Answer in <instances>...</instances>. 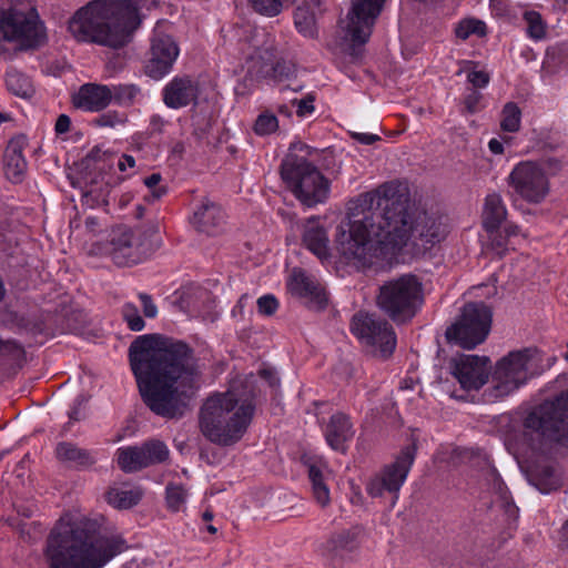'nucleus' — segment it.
Instances as JSON below:
<instances>
[{
	"mask_svg": "<svg viewBox=\"0 0 568 568\" xmlns=\"http://www.w3.org/2000/svg\"><path fill=\"white\" fill-rule=\"evenodd\" d=\"M508 185L529 203H540L549 192L544 168L532 161L518 163L508 176Z\"/></svg>",
	"mask_w": 568,
	"mask_h": 568,
	"instance_id": "16",
	"label": "nucleus"
},
{
	"mask_svg": "<svg viewBox=\"0 0 568 568\" xmlns=\"http://www.w3.org/2000/svg\"><path fill=\"white\" fill-rule=\"evenodd\" d=\"M524 20L527 23V33L534 40H541L546 36V26L537 11H526Z\"/></svg>",
	"mask_w": 568,
	"mask_h": 568,
	"instance_id": "44",
	"label": "nucleus"
},
{
	"mask_svg": "<svg viewBox=\"0 0 568 568\" xmlns=\"http://www.w3.org/2000/svg\"><path fill=\"white\" fill-rule=\"evenodd\" d=\"M507 217V209L498 193L488 194L483 207V226L485 230H493L503 224Z\"/></svg>",
	"mask_w": 568,
	"mask_h": 568,
	"instance_id": "30",
	"label": "nucleus"
},
{
	"mask_svg": "<svg viewBox=\"0 0 568 568\" xmlns=\"http://www.w3.org/2000/svg\"><path fill=\"white\" fill-rule=\"evenodd\" d=\"M382 186L393 187V196L400 197L403 200L404 212L400 214L399 220L396 219L398 226L405 229L404 243L398 246H390L392 251L400 250L407 244L410 239L419 241L422 245H435L442 242L448 234V226L445 222V217L437 214H429L428 212H419L417 216H414V204L410 202L408 192L400 189L399 184L395 182H387Z\"/></svg>",
	"mask_w": 568,
	"mask_h": 568,
	"instance_id": "10",
	"label": "nucleus"
},
{
	"mask_svg": "<svg viewBox=\"0 0 568 568\" xmlns=\"http://www.w3.org/2000/svg\"><path fill=\"white\" fill-rule=\"evenodd\" d=\"M523 436L534 450L551 443L568 446V390L530 410L523 420Z\"/></svg>",
	"mask_w": 568,
	"mask_h": 568,
	"instance_id": "6",
	"label": "nucleus"
},
{
	"mask_svg": "<svg viewBox=\"0 0 568 568\" xmlns=\"http://www.w3.org/2000/svg\"><path fill=\"white\" fill-rule=\"evenodd\" d=\"M358 549V532L346 529L335 532L327 540V550L332 558L344 559Z\"/></svg>",
	"mask_w": 568,
	"mask_h": 568,
	"instance_id": "29",
	"label": "nucleus"
},
{
	"mask_svg": "<svg viewBox=\"0 0 568 568\" xmlns=\"http://www.w3.org/2000/svg\"><path fill=\"white\" fill-rule=\"evenodd\" d=\"M28 145L26 135L19 134L13 136L4 150L3 154V168L4 174L8 180L13 183H20L23 181L28 163L23 156V150Z\"/></svg>",
	"mask_w": 568,
	"mask_h": 568,
	"instance_id": "23",
	"label": "nucleus"
},
{
	"mask_svg": "<svg viewBox=\"0 0 568 568\" xmlns=\"http://www.w3.org/2000/svg\"><path fill=\"white\" fill-rule=\"evenodd\" d=\"M353 334L372 352L381 357H389L396 347V334L393 326L376 314L358 312L353 316Z\"/></svg>",
	"mask_w": 568,
	"mask_h": 568,
	"instance_id": "14",
	"label": "nucleus"
},
{
	"mask_svg": "<svg viewBox=\"0 0 568 568\" xmlns=\"http://www.w3.org/2000/svg\"><path fill=\"white\" fill-rule=\"evenodd\" d=\"M257 311L260 314L265 316H272L278 308V301L272 294L261 296L257 302Z\"/></svg>",
	"mask_w": 568,
	"mask_h": 568,
	"instance_id": "50",
	"label": "nucleus"
},
{
	"mask_svg": "<svg viewBox=\"0 0 568 568\" xmlns=\"http://www.w3.org/2000/svg\"><path fill=\"white\" fill-rule=\"evenodd\" d=\"M186 490L181 485L166 486V505L172 511H179L186 500Z\"/></svg>",
	"mask_w": 568,
	"mask_h": 568,
	"instance_id": "46",
	"label": "nucleus"
},
{
	"mask_svg": "<svg viewBox=\"0 0 568 568\" xmlns=\"http://www.w3.org/2000/svg\"><path fill=\"white\" fill-rule=\"evenodd\" d=\"M193 126H194V134L202 139L205 136V134L207 133L209 129L211 128V122L210 120H204V124H200L199 122V116H193Z\"/></svg>",
	"mask_w": 568,
	"mask_h": 568,
	"instance_id": "60",
	"label": "nucleus"
},
{
	"mask_svg": "<svg viewBox=\"0 0 568 568\" xmlns=\"http://www.w3.org/2000/svg\"><path fill=\"white\" fill-rule=\"evenodd\" d=\"M308 478L314 499L321 507H326L331 503L327 478L323 471L315 465L308 467Z\"/></svg>",
	"mask_w": 568,
	"mask_h": 568,
	"instance_id": "34",
	"label": "nucleus"
},
{
	"mask_svg": "<svg viewBox=\"0 0 568 568\" xmlns=\"http://www.w3.org/2000/svg\"><path fill=\"white\" fill-rule=\"evenodd\" d=\"M125 116L116 111H109L101 114L95 119V124L99 126L114 128L115 125L123 124Z\"/></svg>",
	"mask_w": 568,
	"mask_h": 568,
	"instance_id": "52",
	"label": "nucleus"
},
{
	"mask_svg": "<svg viewBox=\"0 0 568 568\" xmlns=\"http://www.w3.org/2000/svg\"><path fill=\"white\" fill-rule=\"evenodd\" d=\"M294 24L297 31L305 38L315 39L318 36L315 13L310 3L300 4L294 11Z\"/></svg>",
	"mask_w": 568,
	"mask_h": 568,
	"instance_id": "32",
	"label": "nucleus"
},
{
	"mask_svg": "<svg viewBox=\"0 0 568 568\" xmlns=\"http://www.w3.org/2000/svg\"><path fill=\"white\" fill-rule=\"evenodd\" d=\"M126 549L125 540L101 536L94 519H60L51 530L45 547L49 568H103Z\"/></svg>",
	"mask_w": 568,
	"mask_h": 568,
	"instance_id": "3",
	"label": "nucleus"
},
{
	"mask_svg": "<svg viewBox=\"0 0 568 568\" xmlns=\"http://www.w3.org/2000/svg\"><path fill=\"white\" fill-rule=\"evenodd\" d=\"M354 436L353 425L349 417L344 413L333 414L325 428L327 444L337 452L346 450V443Z\"/></svg>",
	"mask_w": 568,
	"mask_h": 568,
	"instance_id": "25",
	"label": "nucleus"
},
{
	"mask_svg": "<svg viewBox=\"0 0 568 568\" xmlns=\"http://www.w3.org/2000/svg\"><path fill=\"white\" fill-rule=\"evenodd\" d=\"M141 446H128L119 448L116 452V462L121 470L124 473H135L146 468L143 459Z\"/></svg>",
	"mask_w": 568,
	"mask_h": 568,
	"instance_id": "33",
	"label": "nucleus"
},
{
	"mask_svg": "<svg viewBox=\"0 0 568 568\" xmlns=\"http://www.w3.org/2000/svg\"><path fill=\"white\" fill-rule=\"evenodd\" d=\"M485 231L488 234L486 250L491 251L499 257L504 256L508 251L515 250L520 233L519 227L511 223Z\"/></svg>",
	"mask_w": 568,
	"mask_h": 568,
	"instance_id": "26",
	"label": "nucleus"
},
{
	"mask_svg": "<svg viewBox=\"0 0 568 568\" xmlns=\"http://www.w3.org/2000/svg\"><path fill=\"white\" fill-rule=\"evenodd\" d=\"M272 75L275 79H287L293 73V65L284 60H278L272 64Z\"/></svg>",
	"mask_w": 568,
	"mask_h": 568,
	"instance_id": "54",
	"label": "nucleus"
},
{
	"mask_svg": "<svg viewBox=\"0 0 568 568\" xmlns=\"http://www.w3.org/2000/svg\"><path fill=\"white\" fill-rule=\"evenodd\" d=\"M532 352L529 348L510 352L500 358L493 373V386L485 390L489 400H497L517 390L530 377Z\"/></svg>",
	"mask_w": 568,
	"mask_h": 568,
	"instance_id": "13",
	"label": "nucleus"
},
{
	"mask_svg": "<svg viewBox=\"0 0 568 568\" xmlns=\"http://www.w3.org/2000/svg\"><path fill=\"white\" fill-rule=\"evenodd\" d=\"M490 359L487 356L458 354L449 359L452 375L467 392L480 389L489 378Z\"/></svg>",
	"mask_w": 568,
	"mask_h": 568,
	"instance_id": "18",
	"label": "nucleus"
},
{
	"mask_svg": "<svg viewBox=\"0 0 568 568\" xmlns=\"http://www.w3.org/2000/svg\"><path fill=\"white\" fill-rule=\"evenodd\" d=\"M386 0H352L347 14L346 37L354 45L365 44L373 32Z\"/></svg>",
	"mask_w": 568,
	"mask_h": 568,
	"instance_id": "17",
	"label": "nucleus"
},
{
	"mask_svg": "<svg viewBox=\"0 0 568 568\" xmlns=\"http://www.w3.org/2000/svg\"><path fill=\"white\" fill-rule=\"evenodd\" d=\"M71 120L67 114H60L57 119L54 130L58 134L67 133L70 130Z\"/></svg>",
	"mask_w": 568,
	"mask_h": 568,
	"instance_id": "59",
	"label": "nucleus"
},
{
	"mask_svg": "<svg viewBox=\"0 0 568 568\" xmlns=\"http://www.w3.org/2000/svg\"><path fill=\"white\" fill-rule=\"evenodd\" d=\"M139 298L142 303L144 316L149 318L155 317L158 314V307L154 304L152 296L146 293H140Z\"/></svg>",
	"mask_w": 568,
	"mask_h": 568,
	"instance_id": "55",
	"label": "nucleus"
},
{
	"mask_svg": "<svg viewBox=\"0 0 568 568\" xmlns=\"http://www.w3.org/2000/svg\"><path fill=\"white\" fill-rule=\"evenodd\" d=\"M129 359L150 410L165 418L182 417L202 376L193 348L182 341L145 334L131 343Z\"/></svg>",
	"mask_w": 568,
	"mask_h": 568,
	"instance_id": "1",
	"label": "nucleus"
},
{
	"mask_svg": "<svg viewBox=\"0 0 568 568\" xmlns=\"http://www.w3.org/2000/svg\"><path fill=\"white\" fill-rule=\"evenodd\" d=\"M392 190L379 185L349 201L348 222L337 226L335 239L336 250L347 262L369 265L375 246L388 251L404 243L405 229L396 224L404 212V202L394 197Z\"/></svg>",
	"mask_w": 568,
	"mask_h": 568,
	"instance_id": "2",
	"label": "nucleus"
},
{
	"mask_svg": "<svg viewBox=\"0 0 568 568\" xmlns=\"http://www.w3.org/2000/svg\"><path fill=\"white\" fill-rule=\"evenodd\" d=\"M416 450V443L402 448L393 463L386 465L378 475L367 481V494L376 498L387 491L393 495V504H395L415 460Z\"/></svg>",
	"mask_w": 568,
	"mask_h": 568,
	"instance_id": "15",
	"label": "nucleus"
},
{
	"mask_svg": "<svg viewBox=\"0 0 568 568\" xmlns=\"http://www.w3.org/2000/svg\"><path fill=\"white\" fill-rule=\"evenodd\" d=\"M559 534V546L561 548H568V519L564 523Z\"/></svg>",
	"mask_w": 568,
	"mask_h": 568,
	"instance_id": "64",
	"label": "nucleus"
},
{
	"mask_svg": "<svg viewBox=\"0 0 568 568\" xmlns=\"http://www.w3.org/2000/svg\"><path fill=\"white\" fill-rule=\"evenodd\" d=\"M124 322L128 327L133 332H140L144 328L145 322L141 317L138 307L133 303H125L121 311Z\"/></svg>",
	"mask_w": 568,
	"mask_h": 568,
	"instance_id": "45",
	"label": "nucleus"
},
{
	"mask_svg": "<svg viewBox=\"0 0 568 568\" xmlns=\"http://www.w3.org/2000/svg\"><path fill=\"white\" fill-rule=\"evenodd\" d=\"M57 458L63 463H68L78 469H87L97 463L94 452L81 448L69 442L59 443L55 447Z\"/></svg>",
	"mask_w": 568,
	"mask_h": 568,
	"instance_id": "28",
	"label": "nucleus"
},
{
	"mask_svg": "<svg viewBox=\"0 0 568 568\" xmlns=\"http://www.w3.org/2000/svg\"><path fill=\"white\" fill-rule=\"evenodd\" d=\"M521 111L515 102H507L501 110L500 128L506 132H517L520 128Z\"/></svg>",
	"mask_w": 568,
	"mask_h": 568,
	"instance_id": "40",
	"label": "nucleus"
},
{
	"mask_svg": "<svg viewBox=\"0 0 568 568\" xmlns=\"http://www.w3.org/2000/svg\"><path fill=\"white\" fill-rule=\"evenodd\" d=\"M314 101L315 95L313 93H308L303 99H293L292 104L293 106H296V114L300 118H303L314 112Z\"/></svg>",
	"mask_w": 568,
	"mask_h": 568,
	"instance_id": "51",
	"label": "nucleus"
},
{
	"mask_svg": "<svg viewBox=\"0 0 568 568\" xmlns=\"http://www.w3.org/2000/svg\"><path fill=\"white\" fill-rule=\"evenodd\" d=\"M6 85L11 93L24 99L30 98L34 93L31 80L17 69L7 71Z\"/></svg>",
	"mask_w": 568,
	"mask_h": 568,
	"instance_id": "35",
	"label": "nucleus"
},
{
	"mask_svg": "<svg viewBox=\"0 0 568 568\" xmlns=\"http://www.w3.org/2000/svg\"><path fill=\"white\" fill-rule=\"evenodd\" d=\"M161 180L162 176L160 173H152L145 178L144 184L151 190V194L148 197L149 201H158L166 193L168 190L165 186L156 187Z\"/></svg>",
	"mask_w": 568,
	"mask_h": 568,
	"instance_id": "49",
	"label": "nucleus"
},
{
	"mask_svg": "<svg viewBox=\"0 0 568 568\" xmlns=\"http://www.w3.org/2000/svg\"><path fill=\"white\" fill-rule=\"evenodd\" d=\"M256 53L263 60L273 61L276 57V49L273 44H270L263 48H257Z\"/></svg>",
	"mask_w": 568,
	"mask_h": 568,
	"instance_id": "62",
	"label": "nucleus"
},
{
	"mask_svg": "<svg viewBox=\"0 0 568 568\" xmlns=\"http://www.w3.org/2000/svg\"><path fill=\"white\" fill-rule=\"evenodd\" d=\"M480 99L481 94L476 90H471V92L466 95L464 103L468 113L473 114L477 112Z\"/></svg>",
	"mask_w": 568,
	"mask_h": 568,
	"instance_id": "57",
	"label": "nucleus"
},
{
	"mask_svg": "<svg viewBox=\"0 0 568 568\" xmlns=\"http://www.w3.org/2000/svg\"><path fill=\"white\" fill-rule=\"evenodd\" d=\"M135 160L132 155L123 154L121 160L118 163V168L120 171H125L126 168H134Z\"/></svg>",
	"mask_w": 568,
	"mask_h": 568,
	"instance_id": "63",
	"label": "nucleus"
},
{
	"mask_svg": "<svg viewBox=\"0 0 568 568\" xmlns=\"http://www.w3.org/2000/svg\"><path fill=\"white\" fill-rule=\"evenodd\" d=\"M278 128L277 118L271 112L261 113L255 123H254V132L257 135H267L276 131Z\"/></svg>",
	"mask_w": 568,
	"mask_h": 568,
	"instance_id": "47",
	"label": "nucleus"
},
{
	"mask_svg": "<svg viewBox=\"0 0 568 568\" xmlns=\"http://www.w3.org/2000/svg\"><path fill=\"white\" fill-rule=\"evenodd\" d=\"M493 312L484 302L464 305L459 318L447 327L446 339L462 348L471 349L481 344L490 332Z\"/></svg>",
	"mask_w": 568,
	"mask_h": 568,
	"instance_id": "11",
	"label": "nucleus"
},
{
	"mask_svg": "<svg viewBox=\"0 0 568 568\" xmlns=\"http://www.w3.org/2000/svg\"><path fill=\"white\" fill-rule=\"evenodd\" d=\"M456 37L466 40L471 34L483 37L486 34V24L476 19H466L458 23L455 29Z\"/></svg>",
	"mask_w": 568,
	"mask_h": 568,
	"instance_id": "43",
	"label": "nucleus"
},
{
	"mask_svg": "<svg viewBox=\"0 0 568 568\" xmlns=\"http://www.w3.org/2000/svg\"><path fill=\"white\" fill-rule=\"evenodd\" d=\"M568 58V45L557 44L547 50L546 62L554 67L560 65L566 62Z\"/></svg>",
	"mask_w": 568,
	"mask_h": 568,
	"instance_id": "48",
	"label": "nucleus"
},
{
	"mask_svg": "<svg viewBox=\"0 0 568 568\" xmlns=\"http://www.w3.org/2000/svg\"><path fill=\"white\" fill-rule=\"evenodd\" d=\"M352 136L357 142L365 145H371L381 139L377 134L372 133H353Z\"/></svg>",
	"mask_w": 568,
	"mask_h": 568,
	"instance_id": "61",
	"label": "nucleus"
},
{
	"mask_svg": "<svg viewBox=\"0 0 568 568\" xmlns=\"http://www.w3.org/2000/svg\"><path fill=\"white\" fill-rule=\"evenodd\" d=\"M24 354L23 348L13 341L0 339V356H8L11 359H18Z\"/></svg>",
	"mask_w": 568,
	"mask_h": 568,
	"instance_id": "53",
	"label": "nucleus"
},
{
	"mask_svg": "<svg viewBox=\"0 0 568 568\" xmlns=\"http://www.w3.org/2000/svg\"><path fill=\"white\" fill-rule=\"evenodd\" d=\"M114 153L109 150H103L97 145L82 159L81 168L85 171L92 172H105L113 169Z\"/></svg>",
	"mask_w": 568,
	"mask_h": 568,
	"instance_id": "31",
	"label": "nucleus"
},
{
	"mask_svg": "<svg viewBox=\"0 0 568 568\" xmlns=\"http://www.w3.org/2000/svg\"><path fill=\"white\" fill-rule=\"evenodd\" d=\"M159 227L148 223L135 227L121 225L112 231L111 240L97 250L111 256L118 266H132L146 260L160 246Z\"/></svg>",
	"mask_w": 568,
	"mask_h": 568,
	"instance_id": "7",
	"label": "nucleus"
},
{
	"mask_svg": "<svg viewBox=\"0 0 568 568\" xmlns=\"http://www.w3.org/2000/svg\"><path fill=\"white\" fill-rule=\"evenodd\" d=\"M302 239L305 246L321 261L331 257L327 232L316 219L307 220Z\"/></svg>",
	"mask_w": 568,
	"mask_h": 568,
	"instance_id": "27",
	"label": "nucleus"
},
{
	"mask_svg": "<svg viewBox=\"0 0 568 568\" xmlns=\"http://www.w3.org/2000/svg\"><path fill=\"white\" fill-rule=\"evenodd\" d=\"M141 21L132 0H92L70 18L68 29L78 42L121 49Z\"/></svg>",
	"mask_w": 568,
	"mask_h": 568,
	"instance_id": "4",
	"label": "nucleus"
},
{
	"mask_svg": "<svg viewBox=\"0 0 568 568\" xmlns=\"http://www.w3.org/2000/svg\"><path fill=\"white\" fill-rule=\"evenodd\" d=\"M0 31L7 41H18L19 50L37 49L47 40L45 29L34 7L26 11L11 7L0 14Z\"/></svg>",
	"mask_w": 568,
	"mask_h": 568,
	"instance_id": "12",
	"label": "nucleus"
},
{
	"mask_svg": "<svg viewBox=\"0 0 568 568\" xmlns=\"http://www.w3.org/2000/svg\"><path fill=\"white\" fill-rule=\"evenodd\" d=\"M199 84L189 75L174 77L163 89V102L168 108L181 109L196 102Z\"/></svg>",
	"mask_w": 568,
	"mask_h": 568,
	"instance_id": "21",
	"label": "nucleus"
},
{
	"mask_svg": "<svg viewBox=\"0 0 568 568\" xmlns=\"http://www.w3.org/2000/svg\"><path fill=\"white\" fill-rule=\"evenodd\" d=\"M467 80L475 88H485L489 82V74L485 71H471L468 73Z\"/></svg>",
	"mask_w": 568,
	"mask_h": 568,
	"instance_id": "56",
	"label": "nucleus"
},
{
	"mask_svg": "<svg viewBox=\"0 0 568 568\" xmlns=\"http://www.w3.org/2000/svg\"><path fill=\"white\" fill-rule=\"evenodd\" d=\"M490 475L494 477V489L496 491V500L495 504L504 510L505 515L510 520H516L518 517V508L510 499L509 494L504 486V483L500 480L499 476L495 470L490 471Z\"/></svg>",
	"mask_w": 568,
	"mask_h": 568,
	"instance_id": "37",
	"label": "nucleus"
},
{
	"mask_svg": "<svg viewBox=\"0 0 568 568\" xmlns=\"http://www.w3.org/2000/svg\"><path fill=\"white\" fill-rule=\"evenodd\" d=\"M292 295L302 300L303 304L312 311L326 308L328 300L321 283L301 268H295L288 282Z\"/></svg>",
	"mask_w": 568,
	"mask_h": 568,
	"instance_id": "20",
	"label": "nucleus"
},
{
	"mask_svg": "<svg viewBox=\"0 0 568 568\" xmlns=\"http://www.w3.org/2000/svg\"><path fill=\"white\" fill-rule=\"evenodd\" d=\"M84 402H85V399L82 395L77 397L72 409L69 412L70 420L78 422L82 418L81 407Z\"/></svg>",
	"mask_w": 568,
	"mask_h": 568,
	"instance_id": "58",
	"label": "nucleus"
},
{
	"mask_svg": "<svg viewBox=\"0 0 568 568\" xmlns=\"http://www.w3.org/2000/svg\"><path fill=\"white\" fill-rule=\"evenodd\" d=\"M424 302L423 284L414 274H404L379 286L376 303L393 322L410 321Z\"/></svg>",
	"mask_w": 568,
	"mask_h": 568,
	"instance_id": "9",
	"label": "nucleus"
},
{
	"mask_svg": "<svg viewBox=\"0 0 568 568\" xmlns=\"http://www.w3.org/2000/svg\"><path fill=\"white\" fill-rule=\"evenodd\" d=\"M254 412L253 400L241 399L234 392L212 395L200 409V430L213 444L232 446L246 433Z\"/></svg>",
	"mask_w": 568,
	"mask_h": 568,
	"instance_id": "5",
	"label": "nucleus"
},
{
	"mask_svg": "<svg viewBox=\"0 0 568 568\" xmlns=\"http://www.w3.org/2000/svg\"><path fill=\"white\" fill-rule=\"evenodd\" d=\"M140 446L142 453H144L143 459L146 467L164 463L169 458L170 452L168 446L159 439L148 440Z\"/></svg>",
	"mask_w": 568,
	"mask_h": 568,
	"instance_id": "38",
	"label": "nucleus"
},
{
	"mask_svg": "<svg viewBox=\"0 0 568 568\" xmlns=\"http://www.w3.org/2000/svg\"><path fill=\"white\" fill-rule=\"evenodd\" d=\"M192 224L201 233L217 235L225 229L226 215L219 204L205 199L194 211Z\"/></svg>",
	"mask_w": 568,
	"mask_h": 568,
	"instance_id": "24",
	"label": "nucleus"
},
{
	"mask_svg": "<svg viewBox=\"0 0 568 568\" xmlns=\"http://www.w3.org/2000/svg\"><path fill=\"white\" fill-rule=\"evenodd\" d=\"M112 102V90L109 85L99 83H84L72 95L74 108L87 112H100Z\"/></svg>",
	"mask_w": 568,
	"mask_h": 568,
	"instance_id": "22",
	"label": "nucleus"
},
{
	"mask_svg": "<svg viewBox=\"0 0 568 568\" xmlns=\"http://www.w3.org/2000/svg\"><path fill=\"white\" fill-rule=\"evenodd\" d=\"M254 12L267 17H277L283 11L282 0H247Z\"/></svg>",
	"mask_w": 568,
	"mask_h": 568,
	"instance_id": "42",
	"label": "nucleus"
},
{
	"mask_svg": "<svg viewBox=\"0 0 568 568\" xmlns=\"http://www.w3.org/2000/svg\"><path fill=\"white\" fill-rule=\"evenodd\" d=\"M112 100L120 105H131L135 98L141 93L136 84H118L111 88Z\"/></svg>",
	"mask_w": 568,
	"mask_h": 568,
	"instance_id": "41",
	"label": "nucleus"
},
{
	"mask_svg": "<svg viewBox=\"0 0 568 568\" xmlns=\"http://www.w3.org/2000/svg\"><path fill=\"white\" fill-rule=\"evenodd\" d=\"M141 497L139 489L111 488L106 493L108 503L118 509H129L138 505Z\"/></svg>",
	"mask_w": 568,
	"mask_h": 568,
	"instance_id": "36",
	"label": "nucleus"
},
{
	"mask_svg": "<svg viewBox=\"0 0 568 568\" xmlns=\"http://www.w3.org/2000/svg\"><path fill=\"white\" fill-rule=\"evenodd\" d=\"M180 53L175 40L166 33L154 30L151 38L149 58L144 65L145 74L154 80H160L171 72Z\"/></svg>",
	"mask_w": 568,
	"mask_h": 568,
	"instance_id": "19",
	"label": "nucleus"
},
{
	"mask_svg": "<svg viewBox=\"0 0 568 568\" xmlns=\"http://www.w3.org/2000/svg\"><path fill=\"white\" fill-rule=\"evenodd\" d=\"M286 187L305 206L323 203L329 193V182L305 156L288 152L280 165Z\"/></svg>",
	"mask_w": 568,
	"mask_h": 568,
	"instance_id": "8",
	"label": "nucleus"
},
{
	"mask_svg": "<svg viewBox=\"0 0 568 568\" xmlns=\"http://www.w3.org/2000/svg\"><path fill=\"white\" fill-rule=\"evenodd\" d=\"M111 185L109 182H104L103 178L98 180L92 178L85 187L84 195L90 197L97 205L106 206L110 203Z\"/></svg>",
	"mask_w": 568,
	"mask_h": 568,
	"instance_id": "39",
	"label": "nucleus"
}]
</instances>
